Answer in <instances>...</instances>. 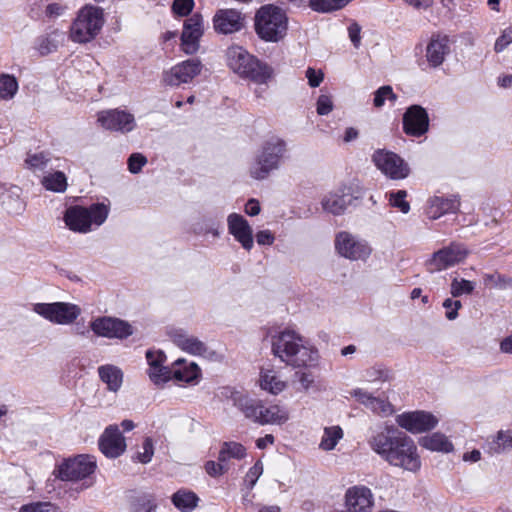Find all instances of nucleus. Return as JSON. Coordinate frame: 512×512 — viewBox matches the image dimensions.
<instances>
[{
    "mask_svg": "<svg viewBox=\"0 0 512 512\" xmlns=\"http://www.w3.org/2000/svg\"><path fill=\"white\" fill-rule=\"evenodd\" d=\"M368 445L391 466L410 472H417L421 468V458L414 440L395 425L384 424L373 429Z\"/></svg>",
    "mask_w": 512,
    "mask_h": 512,
    "instance_id": "1",
    "label": "nucleus"
},
{
    "mask_svg": "<svg viewBox=\"0 0 512 512\" xmlns=\"http://www.w3.org/2000/svg\"><path fill=\"white\" fill-rule=\"evenodd\" d=\"M272 352L286 365L294 368H313L319 361L318 349L292 329H284L272 336Z\"/></svg>",
    "mask_w": 512,
    "mask_h": 512,
    "instance_id": "2",
    "label": "nucleus"
},
{
    "mask_svg": "<svg viewBox=\"0 0 512 512\" xmlns=\"http://www.w3.org/2000/svg\"><path fill=\"white\" fill-rule=\"evenodd\" d=\"M226 58L231 70L254 83L266 84L272 77L271 67L257 60L240 46L229 47L226 51Z\"/></svg>",
    "mask_w": 512,
    "mask_h": 512,
    "instance_id": "3",
    "label": "nucleus"
},
{
    "mask_svg": "<svg viewBox=\"0 0 512 512\" xmlns=\"http://www.w3.org/2000/svg\"><path fill=\"white\" fill-rule=\"evenodd\" d=\"M109 215V206L104 203H93L89 207L70 206L64 213L67 227L78 233H88L101 226Z\"/></svg>",
    "mask_w": 512,
    "mask_h": 512,
    "instance_id": "4",
    "label": "nucleus"
},
{
    "mask_svg": "<svg viewBox=\"0 0 512 512\" xmlns=\"http://www.w3.org/2000/svg\"><path fill=\"white\" fill-rule=\"evenodd\" d=\"M286 153V143L278 137L265 141L249 167L253 179L264 180L271 172L280 168L281 159Z\"/></svg>",
    "mask_w": 512,
    "mask_h": 512,
    "instance_id": "5",
    "label": "nucleus"
},
{
    "mask_svg": "<svg viewBox=\"0 0 512 512\" xmlns=\"http://www.w3.org/2000/svg\"><path fill=\"white\" fill-rule=\"evenodd\" d=\"M287 28L288 18L279 7L266 5L256 13L255 30L265 41L278 42L286 35Z\"/></svg>",
    "mask_w": 512,
    "mask_h": 512,
    "instance_id": "6",
    "label": "nucleus"
},
{
    "mask_svg": "<svg viewBox=\"0 0 512 512\" xmlns=\"http://www.w3.org/2000/svg\"><path fill=\"white\" fill-rule=\"evenodd\" d=\"M103 11L99 7L85 6L82 8L70 29L71 39L78 43H86L96 37L103 26Z\"/></svg>",
    "mask_w": 512,
    "mask_h": 512,
    "instance_id": "7",
    "label": "nucleus"
},
{
    "mask_svg": "<svg viewBox=\"0 0 512 512\" xmlns=\"http://www.w3.org/2000/svg\"><path fill=\"white\" fill-rule=\"evenodd\" d=\"M96 469V460L90 455H78L61 463L54 471L57 478L63 481L88 479Z\"/></svg>",
    "mask_w": 512,
    "mask_h": 512,
    "instance_id": "8",
    "label": "nucleus"
},
{
    "mask_svg": "<svg viewBox=\"0 0 512 512\" xmlns=\"http://www.w3.org/2000/svg\"><path fill=\"white\" fill-rule=\"evenodd\" d=\"M33 311L60 325L72 324L81 314L79 306L68 302L36 303L33 305Z\"/></svg>",
    "mask_w": 512,
    "mask_h": 512,
    "instance_id": "9",
    "label": "nucleus"
},
{
    "mask_svg": "<svg viewBox=\"0 0 512 512\" xmlns=\"http://www.w3.org/2000/svg\"><path fill=\"white\" fill-rule=\"evenodd\" d=\"M468 250L465 245L452 242L449 246L434 252L425 262L426 270L429 273H435L453 267L463 262L468 256Z\"/></svg>",
    "mask_w": 512,
    "mask_h": 512,
    "instance_id": "10",
    "label": "nucleus"
},
{
    "mask_svg": "<svg viewBox=\"0 0 512 512\" xmlns=\"http://www.w3.org/2000/svg\"><path fill=\"white\" fill-rule=\"evenodd\" d=\"M335 249L338 254L352 261H365L371 255L369 244L349 232L341 231L335 237Z\"/></svg>",
    "mask_w": 512,
    "mask_h": 512,
    "instance_id": "11",
    "label": "nucleus"
},
{
    "mask_svg": "<svg viewBox=\"0 0 512 512\" xmlns=\"http://www.w3.org/2000/svg\"><path fill=\"white\" fill-rule=\"evenodd\" d=\"M372 161L390 179L400 180L409 175L410 169L408 164L392 151L378 149L373 153Z\"/></svg>",
    "mask_w": 512,
    "mask_h": 512,
    "instance_id": "12",
    "label": "nucleus"
},
{
    "mask_svg": "<svg viewBox=\"0 0 512 512\" xmlns=\"http://www.w3.org/2000/svg\"><path fill=\"white\" fill-rule=\"evenodd\" d=\"M91 330L100 337L126 339L133 334V327L119 318L102 316L90 323Z\"/></svg>",
    "mask_w": 512,
    "mask_h": 512,
    "instance_id": "13",
    "label": "nucleus"
},
{
    "mask_svg": "<svg viewBox=\"0 0 512 512\" xmlns=\"http://www.w3.org/2000/svg\"><path fill=\"white\" fill-rule=\"evenodd\" d=\"M201 70L202 63L199 59H188L165 71L162 81L169 86H179L191 82L201 73Z\"/></svg>",
    "mask_w": 512,
    "mask_h": 512,
    "instance_id": "14",
    "label": "nucleus"
},
{
    "mask_svg": "<svg viewBox=\"0 0 512 512\" xmlns=\"http://www.w3.org/2000/svg\"><path fill=\"white\" fill-rule=\"evenodd\" d=\"M221 395L241 411L246 419L257 423L259 419L258 413H260L259 410L262 408V400L252 398L243 392L229 387H225L222 390Z\"/></svg>",
    "mask_w": 512,
    "mask_h": 512,
    "instance_id": "15",
    "label": "nucleus"
},
{
    "mask_svg": "<svg viewBox=\"0 0 512 512\" xmlns=\"http://www.w3.org/2000/svg\"><path fill=\"white\" fill-rule=\"evenodd\" d=\"M97 120L103 128L121 133H129L136 127L134 115L120 109L101 111Z\"/></svg>",
    "mask_w": 512,
    "mask_h": 512,
    "instance_id": "16",
    "label": "nucleus"
},
{
    "mask_svg": "<svg viewBox=\"0 0 512 512\" xmlns=\"http://www.w3.org/2000/svg\"><path fill=\"white\" fill-rule=\"evenodd\" d=\"M397 424L406 431L417 434L436 427L438 419L425 411L406 412L396 417Z\"/></svg>",
    "mask_w": 512,
    "mask_h": 512,
    "instance_id": "17",
    "label": "nucleus"
},
{
    "mask_svg": "<svg viewBox=\"0 0 512 512\" xmlns=\"http://www.w3.org/2000/svg\"><path fill=\"white\" fill-rule=\"evenodd\" d=\"M429 130V116L425 108L411 105L403 115V131L412 137H421Z\"/></svg>",
    "mask_w": 512,
    "mask_h": 512,
    "instance_id": "18",
    "label": "nucleus"
},
{
    "mask_svg": "<svg viewBox=\"0 0 512 512\" xmlns=\"http://www.w3.org/2000/svg\"><path fill=\"white\" fill-rule=\"evenodd\" d=\"M344 499L349 512H371L374 506L373 493L364 485L349 487L345 492Z\"/></svg>",
    "mask_w": 512,
    "mask_h": 512,
    "instance_id": "19",
    "label": "nucleus"
},
{
    "mask_svg": "<svg viewBox=\"0 0 512 512\" xmlns=\"http://www.w3.org/2000/svg\"><path fill=\"white\" fill-rule=\"evenodd\" d=\"M213 25L219 34H232L244 28L245 17L236 9H220L213 17Z\"/></svg>",
    "mask_w": 512,
    "mask_h": 512,
    "instance_id": "20",
    "label": "nucleus"
},
{
    "mask_svg": "<svg viewBox=\"0 0 512 512\" xmlns=\"http://www.w3.org/2000/svg\"><path fill=\"white\" fill-rule=\"evenodd\" d=\"M203 34V18L200 14H193L186 19L181 35L182 50L186 54H194L199 48V39Z\"/></svg>",
    "mask_w": 512,
    "mask_h": 512,
    "instance_id": "21",
    "label": "nucleus"
},
{
    "mask_svg": "<svg viewBox=\"0 0 512 512\" xmlns=\"http://www.w3.org/2000/svg\"><path fill=\"white\" fill-rule=\"evenodd\" d=\"M99 449L109 458H117L126 450L125 438L118 426H108L99 439Z\"/></svg>",
    "mask_w": 512,
    "mask_h": 512,
    "instance_id": "22",
    "label": "nucleus"
},
{
    "mask_svg": "<svg viewBox=\"0 0 512 512\" xmlns=\"http://www.w3.org/2000/svg\"><path fill=\"white\" fill-rule=\"evenodd\" d=\"M451 52L450 39L447 35L434 33L426 46V60L430 67L437 68Z\"/></svg>",
    "mask_w": 512,
    "mask_h": 512,
    "instance_id": "23",
    "label": "nucleus"
},
{
    "mask_svg": "<svg viewBox=\"0 0 512 512\" xmlns=\"http://www.w3.org/2000/svg\"><path fill=\"white\" fill-rule=\"evenodd\" d=\"M229 233L237 240L242 247L249 251L253 247L252 228L248 221L240 214L231 213L227 217Z\"/></svg>",
    "mask_w": 512,
    "mask_h": 512,
    "instance_id": "24",
    "label": "nucleus"
},
{
    "mask_svg": "<svg viewBox=\"0 0 512 512\" xmlns=\"http://www.w3.org/2000/svg\"><path fill=\"white\" fill-rule=\"evenodd\" d=\"M146 359L149 365L148 374L154 384L160 385L171 379V369L163 365L166 355L162 351L148 350Z\"/></svg>",
    "mask_w": 512,
    "mask_h": 512,
    "instance_id": "25",
    "label": "nucleus"
},
{
    "mask_svg": "<svg viewBox=\"0 0 512 512\" xmlns=\"http://www.w3.org/2000/svg\"><path fill=\"white\" fill-rule=\"evenodd\" d=\"M350 394L367 409L380 416H389L394 412L391 403L379 397H375L365 389L356 388L352 390Z\"/></svg>",
    "mask_w": 512,
    "mask_h": 512,
    "instance_id": "26",
    "label": "nucleus"
},
{
    "mask_svg": "<svg viewBox=\"0 0 512 512\" xmlns=\"http://www.w3.org/2000/svg\"><path fill=\"white\" fill-rule=\"evenodd\" d=\"M169 335L173 343L187 353L204 355L208 350L205 343L182 329L172 330Z\"/></svg>",
    "mask_w": 512,
    "mask_h": 512,
    "instance_id": "27",
    "label": "nucleus"
},
{
    "mask_svg": "<svg viewBox=\"0 0 512 512\" xmlns=\"http://www.w3.org/2000/svg\"><path fill=\"white\" fill-rule=\"evenodd\" d=\"M0 201L8 214L20 215L25 210V202L21 198V189L18 186L6 187L0 185Z\"/></svg>",
    "mask_w": 512,
    "mask_h": 512,
    "instance_id": "28",
    "label": "nucleus"
},
{
    "mask_svg": "<svg viewBox=\"0 0 512 512\" xmlns=\"http://www.w3.org/2000/svg\"><path fill=\"white\" fill-rule=\"evenodd\" d=\"M460 207V200L457 196L444 198L434 196L429 200L426 214L430 219L436 220L448 213H456Z\"/></svg>",
    "mask_w": 512,
    "mask_h": 512,
    "instance_id": "29",
    "label": "nucleus"
},
{
    "mask_svg": "<svg viewBox=\"0 0 512 512\" xmlns=\"http://www.w3.org/2000/svg\"><path fill=\"white\" fill-rule=\"evenodd\" d=\"M352 200L351 194L346 193L344 189H339L324 195L321 200V206L328 213L341 215L351 204Z\"/></svg>",
    "mask_w": 512,
    "mask_h": 512,
    "instance_id": "30",
    "label": "nucleus"
},
{
    "mask_svg": "<svg viewBox=\"0 0 512 512\" xmlns=\"http://www.w3.org/2000/svg\"><path fill=\"white\" fill-rule=\"evenodd\" d=\"M171 369V379L175 378L178 381L192 383L197 381L200 377V368L194 362L188 363L185 359H177Z\"/></svg>",
    "mask_w": 512,
    "mask_h": 512,
    "instance_id": "31",
    "label": "nucleus"
},
{
    "mask_svg": "<svg viewBox=\"0 0 512 512\" xmlns=\"http://www.w3.org/2000/svg\"><path fill=\"white\" fill-rule=\"evenodd\" d=\"M259 412L257 421L259 425H281L289 419L288 411L279 405H266L262 402V408Z\"/></svg>",
    "mask_w": 512,
    "mask_h": 512,
    "instance_id": "32",
    "label": "nucleus"
},
{
    "mask_svg": "<svg viewBox=\"0 0 512 512\" xmlns=\"http://www.w3.org/2000/svg\"><path fill=\"white\" fill-rule=\"evenodd\" d=\"M419 444L427 450L442 453H450L454 449V446L448 437L440 432H434L420 438Z\"/></svg>",
    "mask_w": 512,
    "mask_h": 512,
    "instance_id": "33",
    "label": "nucleus"
},
{
    "mask_svg": "<svg viewBox=\"0 0 512 512\" xmlns=\"http://www.w3.org/2000/svg\"><path fill=\"white\" fill-rule=\"evenodd\" d=\"M100 379L107 385L108 390L117 392L123 382V373L117 366L107 364L98 368Z\"/></svg>",
    "mask_w": 512,
    "mask_h": 512,
    "instance_id": "34",
    "label": "nucleus"
},
{
    "mask_svg": "<svg viewBox=\"0 0 512 512\" xmlns=\"http://www.w3.org/2000/svg\"><path fill=\"white\" fill-rule=\"evenodd\" d=\"M512 450V432L500 430L495 437L486 443V451L490 455L507 453Z\"/></svg>",
    "mask_w": 512,
    "mask_h": 512,
    "instance_id": "35",
    "label": "nucleus"
},
{
    "mask_svg": "<svg viewBox=\"0 0 512 512\" xmlns=\"http://www.w3.org/2000/svg\"><path fill=\"white\" fill-rule=\"evenodd\" d=\"M259 381L263 390L274 395L279 394L286 388V383L273 370L261 371Z\"/></svg>",
    "mask_w": 512,
    "mask_h": 512,
    "instance_id": "36",
    "label": "nucleus"
},
{
    "mask_svg": "<svg viewBox=\"0 0 512 512\" xmlns=\"http://www.w3.org/2000/svg\"><path fill=\"white\" fill-rule=\"evenodd\" d=\"M59 38H63V35L56 31L48 35L39 36L34 42V49L37 50L41 56L48 55L56 51Z\"/></svg>",
    "mask_w": 512,
    "mask_h": 512,
    "instance_id": "37",
    "label": "nucleus"
},
{
    "mask_svg": "<svg viewBox=\"0 0 512 512\" xmlns=\"http://www.w3.org/2000/svg\"><path fill=\"white\" fill-rule=\"evenodd\" d=\"M198 497L194 492L188 490H178L172 496V503L182 512L193 510L197 506Z\"/></svg>",
    "mask_w": 512,
    "mask_h": 512,
    "instance_id": "38",
    "label": "nucleus"
},
{
    "mask_svg": "<svg viewBox=\"0 0 512 512\" xmlns=\"http://www.w3.org/2000/svg\"><path fill=\"white\" fill-rule=\"evenodd\" d=\"M41 184L46 190L56 192V193H63L67 189V177L66 175L61 171H55L52 173H48L45 175L42 180Z\"/></svg>",
    "mask_w": 512,
    "mask_h": 512,
    "instance_id": "39",
    "label": "nucleus"
},
{
    "mask_svg": "<svg viewBox=\"0 0 512 512\" xmlns=\"http://www.w3.org/2000/svg\"><path fill=\"white\" fill-rule=\"evenodd\" d=\"M156 508L155 497L150 493H140L130 501L131 512H155Z\"/></svg>",
    "mask_w": 512,
    "mask_h": 512,
    "instance_id": "40",
    "label": "nucleus"
},
{
    "mask_svg": "<svg viewBox=\"0 0 512 512\" xmlns=\"http://www.w3.org/2000/svg\"><path fill=\"white\" fill-rule=\"evenodd\" d=\"M246 456V448L238 442H224L220 451L218 460L228 462L230 459H242Z\"/></svg>",
    "mask_w": 512,
    "mask_h": 512,
    "instance_id": "41",
    "label": "nucleus"
},
{
    "mask_svg": "<svg viewBox=\"0 0 512 512\" xmlns=\"http://www.w3.org/2000/svg\"><path fill=\"white\" fill-rule=\"evenodd\" d=\"M51 161V156L47 152L28 153L25 159L26 168L33 173L42 172Z\"/></svg>",
    "mask_w": 512,
    "mask_h": 512,
    "instance_id": "42",
    "label": "nucleus"
},
{
    "mask_svg": "<svg viewBox=\"0 0 512 512\" xmlns=\"http://www.w3.org/2000/svg\"><path fill=\"white\" fill-rule=\"evenodd\" d=\"M342 437L343 431L339 426L326 427L319 447L324 451H330L335 448Z\"/></svg>",
    "mask_w": 512,
    "mask_h": 512,
    "instance_id": "43",
    "label": "nucleus"
},
{
    "mask_svg": "<svg viewBox=\"0 0 512 512\" xmlns=\"http://www.w3.org/2000/svg\"><path fill=\"white\" fill-rule=\"evenodd\" d=\"M18 91V81L10 74H0V99L10 100Z\"/></svg>",
    "mask_w": 512,
    "mask_h": 512,
    "instance_id": "44",
    "label": "nucleus"
},
{
    "mask_svg": "<svg viewBox=\"0 0 512 512\" xmlns=\"http://www.w3.org/2000/svg\"><path fill=\"white\" fill-rule=\"evenodd\" d=\"M363 378L370 383L386 382L390 380V371L382 366H374L365 370Z\"/></svg>",
    "mask_w": 512,
    "mask_h": 512,
    "instance_id": "45",
    "label": "nucleus"
},
{
    "mask_svg": "<svg viewBox=\"0 0 512 512\" xmlns=\"http://www.w3.org/2000/svg\"><path fill=\"white\" fill-rule=\"evenodd\" d=\"M475 288L472 281L454 278L451 282L450 293L453 297H460L464 294H471Z\"/></svg>",
    "mask_w": 512,
    "mask_h": 512,
    "instance_id": "46",
    "label": "nucleus"
},
{
    "mask_svg": "<svg viewBox=\"0 0 512 512\" xmlns=\"http://www.w3.org/2000/svg\"><path fill=\"white\" fill-rule=\"evenodd\" d=\"M387 195L389 196V203L392 207L398 208L404 214L410 211V204L405 200L407 196L405 190L389 192Z\"/></svg>",
    "mask_w": 512,
    "mask_h": 512,
    "instance_id": "47",
    "label": "nucleus"
},
{
    "mask_svg": "<svg viewBox=\"0 0 512 512\" xmlns=\"http://www.w3.org/2000/svg\"><path fill=\"white\" fill-rule=\"evenodd\" d=\"M344 0H310L309 6L317 12H330L344 7Z\"/></svg>",
    "mask_w": 512,
    "mask_h": 512,
    "instance_id": "48",
    "label": "nucleus"
},
{
    "mask_svg": "<svg viewBox=\"0 0 512 512\" xmlns=\"http://www.w3.org/2000/svg\"><path fill=\"white\" fill-rule=\"evenodd\" d=\"M18 512H59V508L51 502H32L22 505Z\"/></svg>",
    "mask_w": 512,
    "mask_h": 512,
    "instance_id": "49",
    "label": "nucleus"
},
{
    "mask_svg": "<svg viewBox=\"0 0 512 512\" xmlns=\"http://www.w3.org/2000/svg\"><path fill=\"white\" fill-rule=\"evenodd\" d=\"M386 99H390L392 101L396 100V95L394 94L391 86H382L375 92L373 100L374 106L377 108L382 107Z\"/></svg>",
    "mask_w": 512,
    "mask_h": 512,
    "instance_id": "50",
    "label": "nucleus"
},
{
    "mask_svg": "<svg viewBox=\"0 0 512 512\" xmlns=\"http://www.w3.org/2000/svg\"><path fill=\"white\" fill-rule=\"evenodd\" d=\"M142 452L137 453V460L143 464H147L151 461L154 455V444L150 437H146L142 444Z\"/></svg>",
    "mask_w": 512,
    "mask_h": 512,
    "instance_id": "51",
    "label": "nucleus"
},
{
    "mask_svg": "<svg viewBox=\"0 0 512 512\" xmlns=\"http://www.w3.org/2000/svg\"><path fill=\"white\" fill-rule=\"evenodd\" d=\"M127 164L132 174H138L147 164V158L141 153H133L129 156Z\"/></svg>",
    "mask_w": 512,
    "mask_h": 512,
    "instance_id": "52",
    "label": "nucleus"
},
{
    "mask_svg": "<svg viewBox=\"0 0 512 512\" xmlns=\"http://www.w3.org/2000/svg\"><path fill=\"white\" fill-rule=\"evenodd\" d=\"M194 7V0H174L172 10L178 16H187Z\"/></svg>",
    "mask_w": 512,
    "mask_h": 512,
    "instance_id": "53",
    "label": "nucleus"
},
{
    "mask_svg": "<svg viewBox=\"0 0 512 512\" xmlns=\"http://www.w3.org/2000/svg\"><path fill=\"white\" fill-rule=\"evenodd\" d=\"M294 378L299 382L300 389L308 391L314 383V375L310 371H296Z\"/></svg>",
    "mask_w": 512,
    "mask_h": 512,
    "instance_id": "54",
    "label": "nucleus"
},
{
    "mask_svg": "<svg viewBox=\"0 0 512 512\" xmlns=\"http://www.w3.org/2000/svg\"><path fill=\"white\" fill-rule=\"evenodd\" d=\"M317 113L319 115H328L333 110V102L329 95L321 94L317 99Z\"/></svg>",
    "mask_w": 512,
    "mask_h": 512,
    "instance_id": "55",
    "label": "nucleus"
},
{
    "mask_svg": "<svg viewBox=\"0 0 512 512\" xmlns=\"http://www.w3.org/2000/svg\"><path fill=\"white\" fill-rule=\"evenodd\" d=\"M443 307L446 309V318L448 320H455L458 317V310L462 307V304L459 300L448 298L443 302Z\"/></svg>",
    "mask_w": 512,
    "mask_h": 512,
    "instance_id": "56",
    "label": "nucleus"
},
{
    "mask_svg": "<svg viewBox=\"0 0 512 512\" xmlns=\"http://www.w3.org/2000/svg\"><path fill=\"white\" fill-rule=\"evenodd\" d=\"M484 282L486 285L492 283L496 287L505 288L507 285H510L512 283V279L507 278L501 274L494 273V274H486L484 277Z\"/></svg>",
    "mask_w": 512,
    "mask_h": 512,
    "instance_id": "57",
    "label": "nucleus"
},
{
    "mask_svg": "<svg viewBox=\"0 0 512 512\" xmlns=\"http://www.w3.org/2000/svg\"><path fill=\"white\" fill-rule=\"evenodd\" d=\"M205 470L208 475L217 477L224 474L228 470V467L226 466V462L219 461L216 463L215 461H208L205 464Z\"/></svg>",
    "mask_w": 512,
    "mask_h": 512,
    "instance_id": "58",
    "label": "nucleus"
},
{
    "mask_svg": "<svg viewBox=\"0 0 512 512\" xmlns=\"http://www.w3.org/2000/svg\"><path fill=\"white\" fill-rule=\"evenodd\" d=\"M262 473L263 465L261 461H257L246 474V481L249 482L250 488H253Z\"/></svg>",
    "mask_w": 512,
    "mask_h": 512,
    "instance_id": "59",
    "label": "nucleus"
},
{
    "mask_svg": "<svg viewBox=\"0 0 512 512\" xmlns=\"http://www.w3.org/2000/svg\"><path fill=\"white\" fill-rule=\"evenodd\" d=\"M510 43H512V27H509L503 31L501 36L495 42V51H503Z\"/></svg>",
    "mask_w": 512,
    "mask_h": 512,
    "instance_id": "60",
    "label": "nucleus"
},
{
    "mask_svg": "<svg viewBox=\"0 0 512 512\" xmlns=\"http://www.w3.org/2000/svg\"><path fill=\"white\" fill-rule=\"evenodd\" d=\"M306 77L308 79V83L311 87H318L323 81V73L321 71H316L314 68L309 67L306 70Z\"/></svg>",
    "mask_w": 512,
    "mask_h": 512,
    "instance_id": "61",
    "label": "nucleus"
},
{
    "mask_svg": "<svg viewBox=\"0 0 512 512\" xmlns=\"http://www.w3.org/2000/svg\"><path fill=\"white\" fill-rule=\"evenodd\" d=\"M361 27L357 23H352L348 27L349 38L355 48H359L361 44Z\"/></svg>",
    "mask_w": 512,
    "mask_h": 512,
    "instance_id": "62",
    "label": "nucleus"
},
{
    "mask_svg": "<svg viewBox=\"0 0 512 512\" xmlns=\"http://www.w3.org/2000/svg\"><path fill=\"white\" fill-rule=\"evenodd\" d=\"M256 241L259 245H271L274 242V236L270 231L262 230L256 234Z\"/></svg>",
    "mask_w": 512,
    "mask_h": 512,
    "instance_id": "63",
    "label": "nucleus"
},
{
    "mask_svg": "<svg viewBox=\"0 0 512 512\" xmlns=\"http://www.w3.org/2000/svg\"><path fill=\"white\" fill-rule=\"evenodd\" d=\"M260 204L257 199L251 198L245 205V213L249 216H256L260 213Z\"/></svg>",
    "mask_w": 512,
    "mask_h": 512,
    "instance_id": "64",
    "label": "nucleus"
}]
</instances>
